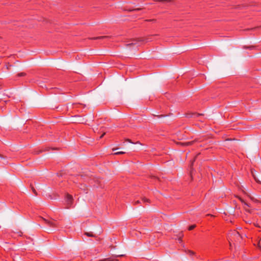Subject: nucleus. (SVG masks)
<instances>
[{
	"instance_id": "f257e3e1",
	"label": "nucleus",
	"mask_w": 261,
	"mask_h": 261,
	"mask_svg": "<svg viewBox=\"0 0 261 261\" xmlns=\"http://www.w3.org/2000/svg\"><path fill=\"white\" fill-rule=\"evenodd\" d=\"M241 239L240 234L236 230H231L228 234V240L230 246L232 243L240 242Z\"/></svg>"
},
{
	"instance_id": "f03ea898",
	"label": "nucleus",
	"mask_w": 261,
	"mask_h": 261,
	"mask_svg": "<svg viewBox=\"0 0 261 261\" xmlns=\"http://www.w3.org/2000/svg\"><path fill=\"white\" fill-rule=\"evenodd\" d=\"M138 40H134L132 41L131 43H129L126 44V45L127 46H131L132 45H134L137 44V42H147L151 41V37L149 36L146 37H141L137 39Z\"/></svg>"
},
{
	"instance_id": "7ed1b4c3",
	"label": "nucleus",
	"mask_w": 261,
	"mask_h": 261,
	"mask_svg": "<svg viewBox=\"0 0 261 261\" xmlns=\"http://www.w3.org/2000/svg\"><path fill=\"white\" fill-rule=\"evenodd\" d=\"M65 200H66V207L67 208H69L71 206V205L72 204V202H73L72 196L71 195L67 194L66 196Z\"/></svg>"
},
{
	"instance_id": "20e7f679",
	"label": "nucleus",
	"mask_w": 261,
	"mask_h": 261,
	"mask_svg": "<svg viewBox=\"0 0 261 261\" xmlns=\"http://www.w3.org/2000/svg\"><path fill=\"white\" fill-rule=\"evenodd\" d=\"M44 223L51 227H56L57 226V222L55 220H48L43 218H41Z\"/></svg>"
},
{
	"instance_id": "39448f33",
	"label": "nucleus",
	"mask_w": 261,
	"mask_h": 261,
	"mask_svg": "<svg viewBox=\"0 0 261 261\" xmlns=\"http://www.w3.org/2000/svg\"><path fill=\"white\" fill-rule=\"evenodd\" d=\"M202 114H197V113H193L192 114H187V117H198L199 116H201Z\"/></svg>"
},
{
	"instance_id": "423d86ee",
	"label": "nucleus",
	"mask_w": 261,
	"mask_h": 261,
	"mask_svg": "<svg viewBox=\"0 0 261 261\" xmlns=\"http://www.w3.org/2000/svg\"><path fill=\"white\" fill-rule=\"evenodd\" d=\"M107 37V36H99V37H94V38H92L91 39H102L106 38Z\"/></svg>"
},
{
	"instance_id": "0eeeda50",
	"label": "nucleus",
	"mask_w": 261,
	"mask_h": 261,
	"mask_svg": "<svg viewBox=\"0 0 261 261\" xmlns=\"http://www.w3.org/2000/svg\"><path fill=\"white\" fill-rule=\"evenodd\" d=\"M87 236L88 237H94L95 236H94L92 232H85V233Z\"/></svg>"
},
{
	"instance_id": "6e6552de",
	"label": "nucleus",
	"mask_w": 261,
	"mask_h": 261,
	"mask_svg": "<svg viewBox=\"0 0 261 261\" xmlns=\"http://www.w3.org/2000/svg\"><path fill=\"white\" fill-rule=\"evenodd\" d=\"M197 157V155L194 158V159L192 160L191 161V164H190V168H192V166H193V164L194 163V162L195 161V159H196V158Z\"/></svg>"
},
{
	"instance_id": "1a4fd4ad",
	"label": "nucleus",
	"mask_w": 261,
	"mask_h": 261,
	"mask_svg": "<svg viewBox=\"0 0 261 261\" xmlns=\"http://www.w3.org/2000/svg\"><path fill=\"white\" fill-rule=\"evenodd\" d=\"M195 227H196L195 225H192L189 227L188 229H189V230H192L194 229L195 228Z\"/></svg>"
},
{
	"instance_id": "9d476101",
	"label": "nucleus",
	"mask_w": 261,
	"mask_h": 261,
	"mask_svg": "<svg viewBox=\"0 0 261 261\" xmlns=\"http://www.w3.org/2000/svg\"><path fill=\"white\" fill-rule=\"evenodd\" d=\"M183 236H184V234L182 233H181L179 234L178 241H179V243H180L181 242V239L183 237Z\"/></svg>"
},
{
	"instance_id": "9b49d317",
	"label": "nucleus",
	"mask_w": 261,
	"mask_h": 261,
	"mask_svg": "<svg viewBox=\"0 0 261 261\" xmlns=\"http://www.w3.org/2000/svg\"><path fill=\"white\" fill-rule=\"evenodd\" d=\"M125 153V152H123V151H118V152H115V153H114V154H116V155H120V154H124Z\"/></svg>"
},
{
	"instance_id": "f8f14e48",
	"label": "nucleus",
	"mask_w": 261,
	"mask_h": 261,
	"mask_svg": "<svg viewBox=\"0 0 261 261\" xmlns=\"http://www.w3.org/2000/svg\"><path fill=\"white\" fill-rule=\"evenodd\" d=\"M25 73L24 72H21V73H19L17 74V76H25Z\"/></svg>"
},
{
	"instance_id": "ddd939ff",
	"label": "nucleus",
	"mask_w": 261,
	"mask_h": 261,
	"mask_svg": "<svg viewBox=\"0 0 261 261\" xmlns=\"http://www.w3.org/2000/svg\"><path fill=\"white\" fill-rule=\"evenodd\" d=\"M243 48H249V49H253V48H254V46H244L243 47Z\"/></svg>"
},
{
	"instance_id": "4468645a",
	"label": "nucleus",
	"mask_w": 261,
	"mask_h": 261,
	"mask_svg": "<svg viewBox=\"0 0 261 261\" xmlns=\"http://www.w3.org/2000/svg\"><path fill=\"white\" fill-rule=\"evenodd\" d=\"M142 201H143V202H149V201H150L149 199H147V198H143L142 199Z\"/></svg>"
},
{
	"instance_id": "2eb2a0df",
	"label": "nucleus",
	"mask_w": 261,
	"mask_h": 261,
	"mask_svg": "<svg viewBox=\"0 0 261 261\" xmlns=\"http://www.w3.org/2000/svg\"><path fill=\"white\" fill-rule=\"evenodd\" d=\"M260 239H259V240H257V246L259 247V248H260L261 246L260 245Z\"/></svg>"
},
{
	"instance_id": "dca6fc26",
	"label": "nucleus",
	"mask_w": 261,
	"mask_h": 261,
	"mask_svg": "<svg viewBox=\"0 0 261 261\" xmlns=\"http://www.w3.org/2000/svg\"><path fill=\"white\" fill-rule=\"evenodd\" d=\"M192 143H193V142H187L185 143V144L186 145H191Z\"/></svg>"
},
{
	"instance_id": "f3484780",
	"label": "nucleus",
	"mask_w": 261,
	"mask_h": 261,
	"mask_svg": "<svg viewBox=\"0 0 261 261\" xmlns=\"http://www.w3.org/2000/svg\"><path fill=\"white\" fill-rule=\"evenodd\" d=\"M32 190L35 195H37V192L34 187H32Z\"/></svg>"
},
{
	"instance_id": "a211bd4d",
	"label": "nucleus",
	"mask_w": 261,
	"mask_h": 261,
	"mask_svg": "<svg viewBox=\"0 0 261 261\" xmlns=\"http://www.w3.org/2000/svg\"><path fill=\"white\" fill-rule=\"evenodd\" d=\"M106 134V133H103L99 137V139H101L103 136L104 135Z\"/></svg>"
},
{
	"instance_id": "6ab92c4d",
	"label": "nucleus",
	"mask_w": 261,
	"mask_h": 261,
	"mask_svg": "<svg viewBox=\"0 0 261 261\" xmlns=\"http://www.w3.org/2000/svg\"><path fill=\"white\" fill-rule=\"evenodd\" d=\"M146 21H151V22H155V21H156V20H155V19H152L147 20Z\"/></svg>"
},
{
	"instance_id": "aec40b11",
	"label": "nucleus",
	"mask_w": 261,
	"mask_h": 261,
	"mask_svg": "<svg viewBox=\"0 0 261 261\" xmlns=\"http://www.w3.org/2000/svg\"><path fill=\"white\" fill-rule=\"evenodd\" d=\"M252 174H253V177H254V179H255L257 182H260V181H259V180H257V179H256L255 176H254V175L253 173H252Z\"/></svg>"
},
{
	"instance_id": "412c9836",
	"label": "nucleus",
	"mask_w": 261,
	"mask_h": 261,
	"mask_svg": "<svg viewBox=\"0 0 261 261\" xmlns=\"http://www.w3.org/2000/svg\"><path fill=\"white\" fill-rule=\"evenodd\" d=\"M139 203H140V201L139 200H137V201H135L134 204H138Z\"/></svg>"
},
{
	"instance_id": "4be33fe9",
	"label": "nucleus",
	"mask_w": 261,
	"mask_h": 261,
	"mask_svg": "<svg viewBox=\"0 0 261 261\" xmlns=\"http://www.w3.org/2000/svg\"><path fill=\"white\" fill-rule=\"evenodd\" d=\"M126 141L128 142H129V143H133V142H132V141L130 140H129V139H127L126 140Z\"/></svg>"
},
{
	"instance_id": "5701e85b",
	"label": "nucleus",
	"mask_w": 261,
	"mask_h": 261,
	"mask_svg": "<svg viewBox=\"0 0 261 261\" xmlns=\"http://www.w3.org/2000/svg\"><path fill=\"white\" fill-rule=\"evenodd\" d=\"M81 189H83L85 190V186L81 185Z\"/></svg>"
},
{
	"instance_id": "b1692460",
	"label": "nucleus",
	"mask_w": 261,
	"mask_h": 261,
	"mask_svg": "<svg viewBox=\"0 0 261 261\" xmlns=\"http://www.w3.org/2000/svg\"><path fill=\"white\" fill-rule=\"evenodd\" d=\"M159 2H165V1H168L169 0H157Z\"/></svg>"
},
{
	"instance_id": "393cba45",
	"label": "nucleus",
	"mask_w": 261,
	"mask_h": 261,
	"mask_svg": "<svg viewBox=\"0 0 261 261\" xmlns=\"http://www.w3.org/2000/svg\"><path fill=\"white\" fill-rule=\"evenodd\" d=\"M189 252L190 253V255H193L194 254V252L192 251H190Z\"/></svg>"
},
{
	"instance_id": "a878e982",
	"label": "nucleus",
	"mask_w": 261,
	"mask_h": 261,
	"mask_svg": "<svg viewBox=\"0 0 261 261\" xmlns=\"http://www.w3.org/2000/svg\"><path fill=\"white\" fill-rule=\"evenodd\" d=\"M140 9H140V8H137V9H134V10H134V11H139V10H140Z\"/></svg>"
},
{
	"instance_id": "bb28decb",
	"label": "nucleus",
	"mask_w": 261,
	"mask_h": 261,
	"mask_svg": "<svg viewBox=\"0 0 261 261\" xmlns=\"http://www.w3.org/2000/svg\"><path fill=\"white\" fill-rule=\"evenodd\" d=\"M239 199L242 202H243V200L241 198H239Z\"/></svg>"
}]
</instances>
